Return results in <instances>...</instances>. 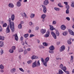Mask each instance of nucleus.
<instances>
[{
	"label": "nucleus",
	"instance_id": "f257e3e1",
	"mask_svg": "<svg viewBox=\"0 0 74 74\" xmlns=\"http://www.w3.org/2000/svg\"><path fill=\"white\" fill-rule=\"evenodd\" d=\"M9 24L10 25V28L12 32H14L15 28H14V22L11 21V19L9 18L8 20Z\"/></svg>",
	"mask_w": 74,
	"mask_h": 74
},
{
	"label": "nucleus",
	"instance_id": "f03ea898",
	"mask_svg": "<svg viewBox=\"0 0 74 74\" xmlns=\"http://www.w3.org/2000/svg\"><path fill=\"white\" fill-rule=\"evenodd\" d=\"M40 66V60H38L37 61H35L32 64V67L33 68H34V67H36L37 66Z\"/></svg>",
	"mask_w": 74,
	"mask_h": 74
},
{
	"label": "nucleus",
	"instance_id": "7ed1b4c3",
	"mask_svg": "<svg viewBox=\"0 0 74 74\" xmlns=\"http://www.w3.org/2000/svg\"><path fill=\"white\" fill-rule=\"evenodd\" d=\"M42 6L43 8V11L44 13L45 14L47 13V8H46V7H45V6L44 5H42Z\"/></svg>",
	"mask_w": 74,
	"mask_h": 74
},
{
	"label": "nucleus",
	"instance_id": "20e7f679",
	"mask_svg": "<svg viewBox=\"0 0 74 74\" xmlns=\"http://www.w3.org/2000/svg\"><path fill=\"white\" fill-rule=\"evenodd\" d=\"M38 59V56H36L34 55H33L31 57V59L32 60H34V59Z\"/></svg>",
	"mask_w": 74,
	"mask_h": 74
},
{
	"label": "nucleus",
	"instance_id": "39448f33",
	"mask_svg": "<svg viewBox=\"0 0 74 74\" xmlns=\"http://www.w3.org/2000/svg\"><path fill=\"white\" fill-rule=\"evenodd\" d=\"M64 49H65V46L64 45L62 46L60 48V52H63V51H64Z\"/></svg>",
	"mask_w": 74,
	"mask_h": 74
},
{
	"label": "nucleus",
	"instance_id": "423d86ee",
	"mask_svg": "<svg viewBox=\"0 0 74 74\" xmlns=\"http://www.w3.org/2000/svg\"><path fill=\"white\" fill-rule=\"evenodd\" d=\"M46 17V15L45 14H42L41 16V18H42V22H44L45 21V18Z\"/></svg>",
	"mask_w": 74,
	"mask_h": 74
},
{
	"label": "nucleus",
	"instance_id": "0eeeda50",
	"mask_svg": "<svg viewBox=\"0 0 74 74\" xmlns=\"http://www.w3.org/2000/svg\"><path fill=\"white\" fill-rule=\"evenodd\" d=\"M51 34L52 36L54 37V39H56V35L55 34V33H54L53 32H51Z\"/></svg>",
	"mask_w": 74,
	"mask_h": 74
},
{
	"label": "nucleus",
	"instance_id": "6e6552de",
	"mask_svg": "<svg viewBox=\"0 0 74 74\" xmlns=\"http://www.w3.org/2000/svg\"><path fill=\"white\" fill-rule=\"evenodd\" d=\"M49 4V2L48 0H45L44 1L43 4L45 5H47Z\"/></svg>",
	"mask_w": 74,
	"mask_h": 74
},
{
	"label": "nucleus",
	"instance_id": "1a4fd4ad",
	"mask_svg": "<svg viewBox=\"0 0 74 74\" xmlns=\"http://www.w3.org/2000/svg\"><path fill=\"white\" fill-rule=\"evenodd\" d=\"M68 31L70 34H71V35H72V36H74V32H73L72 30H71V29H69Z\"/></svg>",
	"mask_w": 74,
	"mask_h": 74
},
{
	"label": "nucleus",
	"instance_id": "9d476101",
	"mask_svg": "<svg viewBox=\"0 0 74 74\" xmlns=\"http://www.w3.org/2000/svg\"><path fill=\"white\" fill-rule=\"evenodd\" d=\"M66 28V27L64 25H62L61 26V29L62 30H64Z\"/></svg>",
	"mask_w": 74,
	"mask_h": 74
},
{
	"label": "nucleus",
	"instance_id": "9b49d317",
	"mask_svg": "<svg viewBox=\"0 0 74 74\" xmlns=\"http://www.w3.org/2000/svg\"><path fill=\"white\" fill-rule=\"evenodd\" d=\"M16 71V69L15 68H12L10 70V72L11 73H14Z\"/></svg>",
	"mask_w": 74,
	"mask_h": 74
},
{
	"label": "nucleus",
	"instance_id": "f8f14e48",
	"mask_svg": "<svg viewBox=\"0 0 74 74\" xmlns=\"http://www.w3.org/2000/svg\"><path fill=\"white\" fill-rule=\"evenodd\" d=\"M40 32L42 34H44V33L46 32V29H42L40 30Z\"/></svg>",
	"mask_w": 74,
	"mask_h": 74
},
{
	"label": "nucleus",
	"instance_id": "ddd939ff",
	"mask_svg": "<svg viewBox=\"0 0 74 74\" xmlns=\"http://www.w3.org/2000/svg\"><path fill=\"white\" fill-rule=\"evenodd\" d=\"M13 36L15 37V39L16 41H18V35L17 34H15L13 35Z\"/></svg>",
	"mask_w": 74,
	"mask_h": 74
},
{
	"label": "nucleus",
	"instance_id": "4468645a",
	"mask_svg": "<svg viewBox=\"0 0 74 74\" xmlns=\"http://www.w3.org/2000/svg\"><path fill=\"white\" fill-rule=\"evenodd\" d=\"M6 33H8L10 32V30L9 28V25H8L6 29Z\"/></svg>",
	"mask_w": 74,
	"mask_h": 74
},
{
	"label": "nucleus",
	"instance_id": "2eb2a0df",
	"mask_svg": "<svg viewBox=\"0 0 74 74\" xmlns=\"http://www.w3.org/2000/svg\"><path fill=\"white\" fill-rule=\"evenodd\" d=\"M49 26L50 27V29L51 30H55V28H53V27L51 25H49Z\"/></svg>",
	"mask_w": 74,
	"mask_h": 74
},
{
	"label": "nucleus",
	"instance_id": "dca6fc26",
	"mask_svg": "<svg viewBox=\"0 0 74 74\" xmlns=\"http://www.w3.org/2000/svg\"><path fill=\"white\" fill-rule=\"evenodd\" d=\"M49 49L50 50H53L55 49V47L53 46L52 45L49 47Z\"/></svg>",
	"mask_w": 74,
	"mask_h": 74
},
{
	"label": "nucleus",
	"instance_id": "f3484780",
	"mask_svg": "<svg viewBox=\"0 0 74 74\" xmlns=\"http://www.w3.org/2000/svg\"><path fill=\"white\" fill-rule=\"evenodd\" d=\"M17 7H20V6H21V1H18L17 3Z\"/></svg>",
	"mask_w": 74,
	"mask_h": 74
},
{
	"label": "nucleus",
	"instance_id": "a211bd4d",
	"mask_svg": "<svg viewBox=\"0 0 74 74\" xmlns=\"http://www.w3.org/2000/svg\"><path fill=\"white\" fill-rule=\"evenodd\" d=\"M8 6L9 7H10L11 8H13L14 7V5L12 3H9V4Z\"/></svg>",
	"mask_w": 74,
	"mask_h": 74
},
{
	"label": "nucleus",
	"instance_id": "6ab92c4d",
	"mask_svg": "<svg viewBox=\"0 0 74 74\" xmlns=\"http://www.w3.org/2000/svg\"><path fill=\"white\" fill-rule=\"evenodd\" d=\"M35 14H34L32 13L30 14V17L31 18H33L34 17Z\"/></svg>",
	"mask_w": 74,
	"mask_h": 74
},
{
	"label": "nucleus",
	"instance_id": "aec40b11",
	"mask_svg": "<svg viewBox=\"0 0 74 74\" xmlns=\"http://www.w3.org/2000/svg\"><path fill=\"white\" fill-rule=\"evenodd\" d=\"M67 34H68V32L67 31H65L62 33V35L63 36H66L67 35Z\"/></svg>",
	"mask_w": 74,
	"mask_h": 74
},
{
	"label": "nucleus",
	"instance_id": "412c9836",
	"mask_svg": "<svg viewBox=\"0 0 74 74\" xmlns=\"http://www.w3.org/2000/svg\"><path fill=\"white\" fill-rule=\"evenodd\" d=\"M18 51L19 52H23V49L22 48L18 49Z\"/></svg>",
	"mask_w": 74,
	"mask_h": 74
},
{
	"label": "nucleus",
	"instance_id": "4be33fe9",
	"mask_svg": "<svg viewBox=\"0 0 74 74\" xmlns=\"http://www.w3.org/2000/svg\"><path fill=\"white\" fill-rule=\"evenodd\" d=\"M49 52L50 53H51V54H53L54 53V51L52 50H49Z\"/></svg>",
	"mask_w": 74,
	"mask_h": 74
},
{
	"label": "nucleus",
	"instance_id": "5701e85b",
	"mask_svg": "<svg viewBox=\"0 0 74 74\" xmlns=\"http://www.w3.org/2000/svg\"><path fill=\"white\" fill-rule=\"evenodd\" d=\"M56 33L57 36H59V32L58 31V30L56 29Z\"/></svg>",
	"mask_w": 74,
	"mask_h": 74
},
{
	"label": "nucleus",
	"instance_id": "b1692460",
	"mask_svg": "<svg viewBox=\"0 0 74 74\" xmlns=\"http://www.w3.org/2000/svg\"><path fill=\"white\" fill-rule=\"evenodd\" d=\"M58 73L59 74H63V72L61 69H59L58 70Z\"/></svg>",
	"mask_w": 74,
	"mask_h": 74
},
{
	"label": "nucleus",
	"instance_id": "393cba45",
	"mask_svg": "<svg viewBox=\"0 0 74 74\" xmlns=\"http://www.w3.org/2000/svg\"><path fill=\"white\" fill-rule=\"evenodd\" d=\"M58 6L60 7V8H62V7H63V6L62 5V3H59L58 4Z\"/></svg>",
	"mask_w": 74,
	"mask_h": 74
},
{
	"label": "nucleus",
	"instance_id": "a878e982",
	"mask_svg": "<svg viewBox=\"0 0 74 74\" xmlns=\"http://www.w3.org/2000/svg\"><path fill=\"white\" fill-rule=\"evenodd\" d=\"M54 9L55 10H56V11H60V8H59L55 7L54 8Z\"/></svg>",
	"mask_w": 74,
	"mask_h": 74
},
{
	"label": "nucleus",
	"instance_id": "bb28decb",
	"mask_svg": "<svg viewBox=\"0 0 74 74\" xmlns=\"http://www.w3.org/2000/svg\"><path fill=\"white\" fill-rule=\"evenodd\" d=\"M49 60V57H47L45 60V61L48 63Z\"/></svg>",
	"mask_w": 74,
	"mask_h": 74
},
{
	"label": "nucleus",
	"instance_id": "cd10ccee",
	"mask_svg": "<svg viewBox=\"0 0 74 74\" xmlns=\"http://www.w3.org/2000/svg\"><path fill=\"white\" fill-rule=\"evenodd\" d=\"M0 40H1L2 41H4V37L0 35Z\"/></svg>",
	"mask_w": 74,
	"mask_h": 74
},
{
	"label": "nucleus",
	"instance_id": "c85d7f7f",
	"mask_svg": "<svg viewBox=\"0 0 74 74\" xmlns=\"http://www.w3.org/2000/svg\"><path fill=\"white\" fill-rule=\"evenodd\" d=\"M42 63L43 65H44L45 67H47V62L45 61Z\"/></svg>",
	"mask_w": 74,
	"mask_h": 74
},
{
	"label": "nucleus",
	"instance_id": "c756f323",
	"mask_svg": "<svg viewBox=\"0 0 74 74\" xmlns=\"http://www.w3.org/2000/svg\"><path fill=\"white\" fill-rule=\"evenodd\" d=\"M43 45L45 47H47L48 45V44L45 42H44L43 43Z\"/></svg>",
	"mask_w": 74,
	"mask_h": 74
},
{
	"label": "nucleus",
	"instance_id": "7c9ffc66",
	"mask_svg": "<svg viewBox=\"0 0 74 74\" xmlns=\"http://www.w3.org/2000/svg\"><path fill=\"white\" fill-rule=\"evenodd\" d=\"M11 19L12 21H14V19H15V15L14 14H13L12 16Z\"/></svg>",
	"mask_w": 74,
	"mask_h": 74
},
{
	"label": "nucleus",
	"instance_id": "2f4dec72",
	"mask_svg": "<svg viewBox=\"0 0 74 74\" xmlns=\"http://www.w3.org/2000/svg\"><path fill=\"white\" fill-rule=\"evenodd\" d=\"M3 45H4L3 42L2 41H0V47H3Z\"/></svg>",
	"mask_w": 74,
	"mask_h": 74
},
{
	"label": "nucleus",
	"instance_id": "473e14b6",
	"mask_svg": "<svg viewBox=\"0 0 74 74\" xmlns=\"http://www.w3.org/2000/svg\"><path fill=\"white\" fill-rule=\"evenodd\" d=\"M18 27L19 29H22V25L20 24L18 25Z\"/></svg>",
	"mask_w": 74,
	"mask_h": 74
},
{
	"label": "nucleus",
	"instance_id": "72a5a7b5",
	"mask_svg": "<svg viewBox=\"0 0 74 74\" xmlns=\"http://www.w3.org/2000/svg\"><path fill=\"white\" fill-rule=\"evenodd\" d=\"M9 52H10V53H12L14 52V50L12 49H11L9 50Z\"/></svg>",
	"mask_w": 74,
	"mask_h": 74
},
{
	"label": "nucleus",
	"instance_id": "f704fd0d",
	"mask_svg": "<svg viewBox=\"0 0 74 74\" xmlns=\"http://www.w3.org/2000/svg\"><path fill=\"white\" fill-rule=\"evenodd\" d=\"M27 53V51L26 49H25V50L24 51V55H26Z\"/></svg>",
	"mask_w": 74,
	"mask_h": 74
},
{
	"label": "nucleus",
	"instance_id": "c9c22d12",
	"mask_svg": "<svg viewBox=\"0 0 74 74\" xmlns=\"http://www.w3.org/2000/svg\"><path fill=\"white\" fill-rule=\"evenodd\" d=\"M19 70L20 71H22V72H23V73L25 72V71H24L23 70V69H22L21 68H19Z\"/></svg>",
	"mask_w": 74,
	"mask_h": 74
},
{
	"label": "nucleus",
	"instance_id": "e433bc0d",
	"mask_svg": "<svg viewBox=\"0 0 74 74\" xmlns=\"http://www.w3.org/2000/svg\"><path fill=\"white\" fill-rule=\"evenodd\" d=\"M24 36L25 38H27V37H28L29 36V34H24Z\"/></svg>",
	"mask_w": 74,
	"mask_h": 74
},
{
	"label": "nucleus",
	"instance_id": "4c0bfd02",
	"mask_svg": "<svg viewBox=\"0 0 74 74\" xmlns=\"http://www.w3.org/2000/svg\"><path fill=\"white\" fill-rule=\"evenodd\" d=\"M62 70H63V71L64 72L66 71L67 69H66V67L64 66L62 68Z\"/></svg>",
	"mask_w": 74,
	"mask_h": 74
},
{
	"label": "nucleus",
	"instance_id": "58836bf2",
	"mask_svg": "<svg viewBox=\"0 0 74 74\" xmlns=\"http://www.w3.org/2000/svg\"><path fill=\"white\" fill-rule=\"evenodd\" d=\"M4 66L3 65V64H1L0 65V69L1 70H3V69H4Z\"/></svg>",
	"mask_w": 74,
	"mask_h": 74
},
{
	"label": "nucleus",
	"instance_id": "ea45409f",
	"mask_svg": "<svg viewBox=\"0 0 74 74\" xmlns=\"http://www.w3.org/2000/svg\"><path fill=\"white\" fill-rule=\"evenodd\" d=\"M52 25H56V21H53L52 23Z\"/></svg>",
	"mask_w": 74,
	"mask_h": 74
},
{
	"label": "nucleus",
	"instance_id": "a19ab883",
	"mask_svg": "<svg viewBox=\"0 0 74 74\" xmlns=\"http://www.w3.org/2000/svg\"><path fill=\"white\" fill-rule=\"evenodd\" d=\"M32 62V60H29L27 62V63H28V64H30V63H31Z\"/></svg>",
	"mask_w": 74,
	"mask_h": 74
},
{
	"label": "nucleus",
	"instance_id": "79ce46f5",
	"mask_svg": "<svg viewBox=\"0 0 74 74\" xmlns=\"http://www.w3.org/2000/svg\"><path fill=\"white\" fill-rule=\"evenodd\" d=\"M63 64H61L59 66L60 68L61 69L63 68Z\"/></svg>",
	"mask_w": 74,
	"mask_h": 74
},
{
	"label": "nucleus",
	"instance_id": "37998d69",
	"mask_svg": "<svg viewBox=\"0 0 74 74\" xmlns=\"http://www.w3.org/2000/svg\"><path fill=\"white\" fill-rule=\"evenodd\" d=\"M71 5V7H74V2H72Z\"/></svg>",
	"mask_w": 74,
	"mask_h": 74
},
{
	"label": "nucleus",
	"instance_id": "c03bdc74",
	"mask_svg": "<svg viewBox=\"0 0 74 74\" xmlns=\"http://www.w3.org/2000/svg\"><path fill=\"white\" fill-rule=\"evenodd\" d=\"M39 48L40 49H42V48H44V47L41 45H40L39 46Z\"/></svg>",
	"mask_w": 74,
	"mask_h": 74
},
{
	"label": "nucleus",
	"instance_id": "a18cd8bd",
	"mask_svg": "<svg viewBox=\"0 0 74 74\" xmlns=\"http://www.w3.org/2000/svg\"><path fill=\"white\" fill-rule=\"evenodd\" d=\"M3 27H6L7 26V23H4L3 24Z\"/></svg>",
	"mask_w": 74,
	"mask_h": 74
},
{
	"label": "nucleus",
	"instance_id": "49530a36",
	"mask_svg": "<svg viewBox=\"0 0 74 74\" xmlns=\"http://www.w3.org/2000/svg\"><path fill=\"white\" fill-rule=\"evenodd\" d=\"M23 14L24 15V16L25 18H28V17L27 16V15L26 14V13H25V12H24Z\"/></svg>",
	"mask_w": 74,
	"mask_h": 74
},
{
	"label": "nucleus",
	"instance_id": "de8ad7c7",
	"mask_svg": "<svg viewBox=\"0 0 74 74\" xmlns=\"http://www.w3.org/2000/svg\"><path fill=\"white\" fill-rule=\"evenodd\" d=\"M0 53L1 54V55H3V49H1V50L0 51Z\"/></svg>",
	"mask_w": 74,
	"mask_h": 74
},
{
	"label": "nucleus",
	"instance_id": "09e8293b",
	"mask_svg": "<svg viewBox=\"0 0 74 74\" xmlns=\"http://www.w3.org/2000/svg\"><path fill=\"white\" fill-rule=\"evenodd\" d=\"M66 13L67 14H69V9H67L66 11Z\"/></svg>",
	"mask_w": 74,
	"mask_h": 74
},
{
	"label": "nucleus",
	"instance_id": "8fccbe9b",
	"mask_svg": "<svg viewBox=\"0 0 74 74\" xmlns=\"http://www.w3.org/2000/svg\"><path fill=\"white\" fill-rule=\"evenodd\" d=\"M41 60L42 61V63H43V62H44V59L43 58H41Z\"/></svg>",
	"mask_w": 74,
	"mask_h": 74
},
{
	"label": "nucleus",
	"instance_id": "3c124183",
	"mask_svg": "<svg viewBox=\"0 0 74 74\" xmlns=\"http://www.w3.org/2000/svg\"><path fill=\"white\" fill-rule=\"evenodd\" d=\"M34 35L33 34H30V36H29L30 38H32V37H34Z\"/></svg>",
	"mask_w": 74,
	"mask_h": 74
},
{
	"label": "nucleus",
	"instance_id": "603ef678",
	"mask_svg": "<svg viewBox=\"0 0 74 74\" xmlns=\"http://www.w3.org/2000/svg\"><path fill=\"white\" fill-rule=\"evenodd\" d=\"M12 49H13V50H15V49H16V47H15V46H13L12 47Z\"/></svg>",
	"mask_w": 74,
	"mask_h": 74
},
{
	"label": "nucleus",
	"instance_id": "864d4df0",
	"mask_svg": "<svg viewBox=\"0 0 74 74\" xmlns=\"http://www.w3.org/2000/svg\"><path fill=\"white\" fill-rule=\"evenodd\" d=\"M20 40H21V41L22 42V41H23V37L21 36V37Z\"/></svg>",
	"mask_w": 74,
	"mask_h": 74
},
{
	"label": "nucleus",
	"instance_id": "5fc2aeb1",
	"mask_svg": "<svg viewBox=\"0 0 74 74\" xmlns=\"http://www.w3.org/2000/svg\"><path fill=\"white\" fill-rule=\"evenodd\" d=\"M67 42H68V44H70V45L72 43V42L71 41H70L69 40H68Z\"/></svg>",
	"mask_w": 74,
	"mask_h": 74
},
{
	"label": "nucleus",
	"instance_id": "6e6d98bb",
	"mask_svg": "<svg viewBox=\"0 0 74 74\" xmlns=\"http://www.w3.org/2000/svg\"><path fill=\"white\" fill-rule=\"evenodd\" d=\"M66 19L67 20V21H70V18L69 17H66Z\"/></svg>",
	"mask_w": 74,
	"mask_h": 74
},
{
	"label": "nucleus",
	"instance_id": "4d7b16f0",
	"mask_svg": "<svg viewBox=\"0 0 74 74\" xmlns=\"http://www.w3.org/2000/svg\"><path fill=\"white\" fill-rule=\"evenodd\" d=\"M25 43L26 45H27V40L26 39L25 40Z\"/></svg>",
	"mask_w": 74,
	"mask_h": 74
},
{
	"label": "nucleus",
	"instance_id": "13d9d810",
	"mask_svg": "<svg viewBox=\"0 0 74 74\" xmlns=\"http://www.w3.org/2000/svg\"><path fill=\"white\" fill-rule=\"evenodd\" d=\"M66 8L67 9L69 10V9L70 8V7L69 6V5H66Z\"/></svg>",
	"mask_w": 74,
	"mask_h": 74
},
{
	"label": "nucleus",
	"instance_id": "bf43d9fd",
	"mask_svg": "<svg viewBox=\"0 0 74 74\" xmlns=\"http://www.w3.org/2000/svg\"><path fill=\"white\" fill-rule=\"evenodd\" d=\"M45 37H49V35L46 34L45 35Z\"/></svg>",
	"mask_w": 74,
	"mask_h": 74
},
{
	"label": "nucleus",
	"instance_id": "052dcab7",
	"mask_svg": "<svg viewBox=\"0 0 74 74\" xmlns=\"http://www.w3.org/2000/svg\"><path fill=\"white\" fill-rule=\"evenodd\" d=\"M20 24H21V25H23V24H24V21H21Z\"/></svg>",
	"mask_w": 74,
	"mask_h": 74
},
{
	"label": "nucleus",
	"instance_id": "680f3d73",
	"mask_svg": "<svg viewBox=\"0 0 74 74\" xmlns=\"http://www.w3.org/2000/svg\"><path fill=\"white\" fill-rule=\"evenodd\" d=\"M32 25L33 23L32 22H30L29 23V25H30V26H32Z\"/></svg>",
	"mask_w": 74,
	"mask_h": 74
},
{
	"label": "nucleus",
	"instance_id": "e2e57ef3",
	"mask_svg": "<svg viewBox=\"0 0 74 74\" xmlns=\"http://www.w3.org/2000/svg\"><path fill=\"white\" fill-rule=\"evenodd\" d=\"M38 29H39L38 27H36L35 28V30H38Z\"/></svg>",
	"mask_w": 74,
	"mask_h": 74
},
{
	"label": "nucleus",
	"instance_id": "0e129e2a",
	"mask_svg": "<svg viewBox=\"0 0 74 74\" xmlns=\"http://www.w3.org/2000/svg\"><path fill=\"white\" fill-rule=\"evenodd\" d=\"M64 3L66 5H67V4H68V3L67 2H64Z\"/></svg>",
	"mask_w": 74,
	"mask_h": 74
},
{
	"label": "nucleus",
	"instance_id": "69168bd1",
	"mask_svg": "<svg viewBox=\"0 0 74 74\" xmlns=\"http://www.w3.org/2000/svg\"><path fill=\"white\" fill-rule=\"evenodd\" d=\"M27 50L28 51V52H29L30 51V50H31V49L30 48H28L27 49Z\"/></svg>",
	"mask_w": 74,
	"mask_h": 74
},
{
	"label": "nucleus",
	"instance_id": "338daca9",
	"mask_svg": "<svg viewBox=\"0 0 74 74\" xmlns=\"http://www.w3.org/2000/svg\"><path fill=\"white\" fill-rule=\"evenodd\" d=\"M64 72H65V73H66V74H70V73H69V71H65Z\"/></svg>",
	"mask_w": 74,
	"mask_h": 74
},
{
	"label": "nucleus",
	"instance_id": "774afa93",
	"mask_svg": "<svg viewBox=\"0 0 74 74\" xmlns=\"http://www.w3.org/2000/svg\"><path fill=\"white\" fill-rule=\"evenodd\" d=\"M60 45V42H57V45Z\"/></svg>",
	"mask_w": 74,
	"mask_h": 74
}]
</instances>
